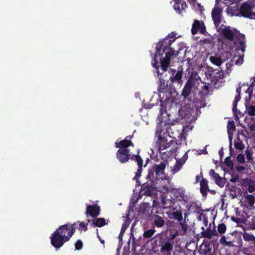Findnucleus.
Segmentation results:
<instances>
[{
  "label": "nucleus",
  "mask_w": 255,
  "mask_h": 255,
  "mask_svg": "<svg viewBox=\"0 0 255 255\" xmlns=\"http://www.w3.org/2000/svg\"><path fill=\"white\" fill-rule=\"evenodd\" d=\"M215 182L219 186L223 187L225 184V179L220 176L215 180Z\"/></svg>",
  "instance_id": "obj_36"
},
{
  "label": "nucleus",
  "mask_w": 255,
  "mask_h": 255,
  "mask_svg": "<svg viewBox=\"0 0 255 255\" xmlns=\"http://www.w3.org/2000/svg\"><path fill=\"white\" fill-rule=\"evenodd\" d=\"M203 237L211 239L212 237V230L210 228L206 229L205 231L202 232Z\"/></svg>",
  "instance_id": "obj_32"
},
{
  "label": "nucleus",
  "mask_w": 255,
  "mask_h": 255,
  "mask_svg": "<svg viewBox=\"0 0 255 255\" xmlns=\"http://www.w3.org/2000/svg\"><path fill=\"white\" fill-rule=\"evenodd\" d=\"M225 164L230 168H233V163L230 157H227L226 158L225 160Z\"/></svg>",
  "instance_id": "obj_43"
},
{
  "label": "nucleus",
  "mask_w": 255,
  "mask_h": 255,
  "mask_svg": "<svg viewBox=\"0 0 255 255\" xmlns=\"http://www.w3.org/2000/svg\"><path fill=\"white\" fill-rule=\"evenodd\" d=\"M227 13L231 16H241V7L239 8L237 5L230 6L227 9Z\"/></svg>",
  "instance_id": "obj_14"
},
{
  "label": "nucleus",
  "mask_w": 255,
  "mask_h": 255,
  "mask_svg": "<svg viewBox=\"0 0 255 255\" xmlns=\"http://www.w3.org/2000/svg\"><path fill=\"white\" fill-rule=\"evenodd\" d=\"M246 199L248 205L252 208H255V197L253 194H249L247 192H245Z\"/></svg>",
  "instance_id": "obj_23"
},
{
  "label": "nucleus",
  "mask_w": 255,
  "mask_h": 255,
  "mask_svg": "<svg viewBox=\"0 0 255 255\" xmlns=\"http://www.w3.org/2000/svg\"><path fill=\"white\" fill-rule=\"evenodd\" d=\"M141 191L145 195L151 196L153 195L155 190L154 188L151 186L148 185H143L142 187Z\"/></svg>",
  "instance_id": "obj_18"
},
{
  "label": "nucleus",
  "mask_w": 255,
  "mask_h": 255,
  "mask_svg": "<svg viewBox=\"0 0 255 255\" xmlns=\"http://www.w3.org/2000/svg\"><path fill=\"white\" fill-rule=\"evenodd\" d=\"M117 158L122 162L125 163L128 161L130 156L129 150L125 148H120L117 152Z\"/></svg>",
  "instance_id": "obj_11"
},
{
  "label": "nucleus",
  "mask_w": 255,
  "mask_h": 255,
  "mask_svg": "<svg viewBox=\"0 0 255 255\" xmlns=\"http://www.w3.org/2000/svg\"><path fill=\"white\" fill-rule=\"evenodd\" d=\"M244 62V54L239 56L236 60L235 63L237 65L242 64Z\"/></svg>",
  "instance_id": "obj_48"
},
{
  "label": "nucleus",
  "mask_w": 255,
  "mask_h": 255,
  "mask_svg": "<svg viewBox=\"0 0 255 255\" xmlns=\"http://www.w3.org/2000/svg\"><path fill=\"white\" fill-rule=\"evenodd\" d=\"M239 178V177L238 175H236L234 177H232V178L230 179V181L231 182H235L238 180Z\"/></svg>",
  "instance_id": "obj_54"
},
{
  "label": "nucleus",
  "mask_w": 255,
  "mask_h": 255,
  "mask_svg": "<svg viewBox=\"0 0 255 255\" xmlns=\"http://www.w3.org/2000/svg\"><path fill=\"white\" fill-rule=\"evenodd\" d=\"M172 216L175 219L179 221H181L183 219L182 213L180 211L173 212Z\"/></svg>",
  "instance_id": "obj_35"
},
{
  "label": "nucleus",
  "mask_w": 255,
  "mask_h": 255,
  "mask_svg": "<svg viewBox=\"0 0 255 255\" xmlns=\"http://www.w3.org/2000/svg\"><path fill=\"white\" fill-rule=\"evenodd\" d=\"M175 3L174 5V8L175 10H177L180 11L181 9H184L186 7V4L185 2H181L180 0H175Z\"/></svg>",
  "instance_id": "obj_28"
},
{
  "label": "nucleus",
  "mask_w": 255,
  "mask_h": 255,
  "mask_svg": "<svg viewBox=\"0 0 255 255\" xmlns=\"http://www.w3.org/2000/svg\"><path fill=\"white\" fill-rule=\"evenodd\" d=\"M253 85L252 84L250 86H249L247 89L246 91V93L249 94V99L248 101H250L252 97V94L253 91Z\"/></svg>",
  "instance_id": "obj_40"
},
{
  "label": "nucleus",
  "mask_w": 255,
  "mask_h": 255,
  "mask_svg": "<svg viewBox=\"0 0 255 255\" xmlns=\"http://www.w3.org/2000/svg\"><path fill=\"white\" fill-rule=\"evenodd\" d=\"M75 250H81L83 246L82 242L80 240H78L75 244Z\"/></svg>",
  "instance_id": "obj_44"
},
{
  "label": "nucleus",
  "mask_w": 255,
  "mask_h": 255,
  "mask_svg": "<svg viewBox=\"0 0 255 255\" xmlns=\"http://www.w3.org/2000/svg\"><path fill=\"white\" fill-rule=\"evenodd\" d=\"M135 159L136 160V162H137L138 167H142V160L141 158L138 155H136Z\"/></svg>",
  "instance_id": "obj_50"
},
{
  "label": "nucleus",
  "mask_w": 255,
  "mask_h": 255,
  "mask_svg": "<svg viewBox=\"0 0 255 255\" xmlns=\"http://www.w3.org/2000/svg\"><path fill=\"white\" fill-rule=\"evenodd\" d=\"M223 9L220 5L219 2L216 0L215 5L212 9L211 16L214 22V24L216 28H218L221 22L222 16Z\"/></svg>",
  "instance_id": "obj_4"
},
{
  "label": "nucleus",
  "mask_w": 255,
  "mask_h": 255,
  "mask_svg": "<svg viewBox=\"0 0 255 255\" xmlns=\"http://www.w3.org/2000/svg\"><path fill=\"white\" fill-rule=\"evenodd\" d=\"M106 224L105 220L104 218L97 219V227H102Z\"/></svg>",
  "instance_id": "obj_42"
},
{
  "label": "nucleus",
  "mask_w": 255,
  "mask_h": 255,
  "mask_svg": "<svg viewBox=\"0 0 255 255\" xmlns=\"http://www.w3.org/2000/svg\"><path fill=\"white\" fill-rule=\"evenodd\" d=\"M165 168V163H161L160 164L154 165L152 167L151 171L154 172L156 173V175H160L164 173Z\"/></svg>",
  "instance_id": "obj_16"
},
{
  "label": "nucleus",
  "mask_w": 255,
  "mask_h": 255,
  "mask_svg": "<svg viewBox=\"0 0 255 255\" xmlns=\"http://www.w3.org/2000/svg\"><path fill=\"white\" fill-rule=\"evenodd\" d=\"M172 192L178 200H185L184 191L182 189L173 188Z\"/></svg>",
  "instance_id": "obj_19"
},
{
  "label": "nucleus",
  "mask_w": 255,
  "mask_h": 255,
  "mask_svg": "<svg viewBox=\"0 0 255 255\" xmlns=\"http://www.w3.org/2000/svg\"><path fill=\"white\" fill-rule=\"evenodd\" d=\"M154 232L155 230L152 229L147 230L144 232L143 236L145 238H149L153 235Z\"/></svg>",
  "instance_id": "obj_37"
},
{
  "label": "nucleus",
  "mask_w": 255,
  "mask_h": 255,
  "mask_svg": "<svg viewBox=\"0 0 255 255\" xmlns=\"http://www.w3.org/2000/svg\"><path fill=\"white\" fill-rule=\"evenodd\" d=\"M224 77V74L223 71H219L216 72L215 75H214L212 79V81L216 83L220 80L223 79Z\"/></svg>",
  "instance_id": "obj_29"
},
{
  "label": "nucleus",
  "mask_w": 255,
  "mask_h": 255,
  "mask_svg": "<svg viewBox=\"0 0 255 255\" xmlns=\"http://www.w3.org/2000/svg\"><path fill=\"white\" fill-rule=\"evenodd\" d=\"M245 155L249 161L253 160L252 153L249 150H246L245 151Z\"/></svg>",
  "instance_id": "obj_49"
},
{
  "label": "nucleus",
  "mask_w": 255,
  "mask_h": 255,
  "mask_svg": "<svg viewBox=\"0 0 255 255\" xmlns=\"http://www.w3.org/2000/svg\"><path fill=\"white\" fill-rule=\"evenodd\" d=\"M162 44L159 42L156 47V52L155 54V63L153 66L158 68L157 67V61H160L161 69L163 71H167L169 65L171 57L174 54V51L169 47H162Z\"/></svg>",
  "instance_id": "obj_1"
},
{
  "label": "nucleus",
  "mask_w": 255,
  "mask_h": 255,
  "mask_svg": "<svg viewBox=\"0 0 255 255\" xmlns=\"http://www.w3.org/2000/svg\"><path fill=\"white\" fill-rule=\"evenodd\" d=\"M77 224H79V227H78L76 226V228H78V230L80 231H86L88 230V226H90L91 224V222H88L87 221L86 222H80L77 221V222H75Z\"/></svg>",
  "instance_id": "obj_24"
},
{
  "label": "nucleus",
  "mask_w": 255,
  "mask_h": 255,
  "mask_svg": "<svg viewBox=\"0 0 255 255\" xmlns=\"http://www.w3.org/2000/svg\"><path fill=\"white\" fill-rule=\"evenodd\" d=\"M203 153H204V154H207V151L206 150V147H205V148L203 149Z\"/></svg>",
  "instance_id": "obj_60"
},
{
  "label": "nucleus",
  "mask_w": 255,
  "mask_h": 255,
  "mask_svg": "<svg viewBox=\"0 0 255 255\" xmlns=\"http://www.w3.org/2000/svg\"><path fill=\"white\" fill-rule=\"evenodd\" d=\"M202 177V176H199V175H197L196 177V181L197 183H198Z\"/></svg>",
  "instance_id": "obj_57"
},
{
  "label": "nucleus",
  "mask_w": 255,
  "mask_h": 255,
  "mask_svg": "<svg viewBox=\"0 0 255 255\" xmlns=\"http://www.w3.org/2000/svg\"><path fill=\"white\" fill-rule=\"evenodd\" d=\"M253 229H255V222L253 224Z\"/></svg>",
  "instance_id": "obj_62"
},
{
  "label": "nucleus",
  "mask_w": 255,
  "mask_h": 255,
  "mask_svg": "<svg viewBox=\"0 0 255 255\" xmlns=\"http://www.w3.org/2000/svg\"><path fill=\"white\" fill-rule=\"evenodd\" d=\"M217 30L221 34H222L226 39L229 41H233L235 36V33L231 29L230 26L222 25L220 27H218Z\"/></svg>",
  "instance_id": "obj_6"
},
{
  "label": "nucleus",
  "mask_w": 255,
  "mask_h": 255,
  "mask_svg": "<svg viewBox=\"0 0 255 255\" xmlns=\"http://www.w3.org/2000/svg\"><path fill=\"white\" fill-rule=\"evenodd\" d=\"M158 149L159 150H163L169 146V144L168 143H167L166 144L165 143V140L162 138L160 136H158V140L157 142Z\"/></svg>",
  "instance_id": "obj_27"
},
{
  "label": "nucleus",
  "mask_w": 255,
  "mask_h": 255,
  "mask_svg": "<svg viewBox=\"0 0 255 255\" xmlns=\"http://www.w3.org/2000/svg\"><path fill=\"white\" fill-rule=\"evenodd\" d=\"M76 229V223H68L60 226L56 230L64 238L68 239V241L75 233Z\"/></svg>",
  "instance_id": "obj_2"
},
{
  "label": "nucleus",
  "mask_w": 255,
  "mask_h": 255,
  "mask_svg": "<svg viewBox=\"0 0 255 255\" xmlns=\"http://www.w3.org/2000/svg\"><path fill=\"white\" fill-rule=\"evenodd\" d=\"M141 170H142V167H138L137 172H136L135 177H138L139 176H140Z\"/></svg>",
  "instance_id": "obj_53"
},
{
  "label": "nucleus",
  "mask_w": 255,
  "mask_h": 255,
  "mask_svg": "<svg viewBox=\"0 0 255 255\" xmlns=\"http://www.w3.org/2000/svg\"><path fill=\"white\" fill-rule=\"evenodd\" d=\"M235 147L236 148L242 150L245 148V145L242 141L238 138L237 140L235 141Z\"/></svg>",
  "instance_id": "obj_34"
},
{
  "label": "nucleus",
  "mask_w": 255,
  "mask_h": 255,
  "mask_svg": "<svg viewBox=\"0 0 255 255\" xmlns=\"http://www.w3.org/2000/svg\"><path fill=\"white\" fill-rule=\"evenodd\" d=\"M244 240L250 243V248L255 249V237L254 235L245 232L243 234Z\"/></svg>",
  "instance_id": "obj_13"
},
{
  "label": "nucleus",
  "mask_w": 255,
  "mask_h": 255,
  "mask_svg": "<svg viewBox=\"0 0 255 255\" xmlns=\"http://www.w3.org/2000/svg\"><path fill=\"white\" fill-rule=\"evenodd\" d=\"M100 241H101V243H102V244H103L104 245V243H105L104 241V240H102V239H100Z\"/></svg>",
  "instance_id": "obj_61"
},
{
  "label": "nucleus",
  "mask_w": 255,
  "mask_h": 255,
  "mask_svg": "<svg viewBox=\"0 0 255 255\" xmlns=\"http://www.w3.org/2000/svg\"><path fill=\"white\" fill-rule=\"evenodd\" d=\"M182 75L183 72L182 69L180 70L178 69L175 75H173V76L170 78L171 81L172 82H177L178 83L181 84Z\"/></svg>",
  "instance_id": "obj_20"
},
{
  "label": "nucleus",
  "mask_w": 255,
  "mask_h": 255,
  "mask_svg": "<svg viewBox=\"0 0 255 255\" xmlns=\"http://www.w3.org/2000/svg\"><path fill=\"white\" fill-rule=\"evenodd\" d=\"M195 80L192 77H190L187 81L182 91V96L184 99L187 98L191 92L192 87L195 85Z\"/></svg>",
  "instance_id": "obj_8"
},
{
  "label": "nucleus",
  "mask_w": 255,
  "mask_h": 255,
  "mask_svg": "<svg viewBox=\"0 0 255 255\" xmlns=\"http://www.w3.org/2000/svg\"><path fill=\"white\" fill-rule=\"evenodd\" d=\"M127 229V223L123 224L121 229V233H120V236H123L124 233L126 231Z\"/></svg>",
  "instance_id": "obj_51"
},
{
  "label": "nucleus",
  "mask_w": 255,
  "mask_h": 255,
  "mask_svg": "<svg viewBox=\"0 0 255 255\" xmlns=\"http://www.w3.org/2000/svg\"><path fill=\"white\" fill-rule=\"evenodd\" d=\"M202 230H203V231H205V228L203 227H202Z\"/></svg>",
  "instance_id": "obj_63"
},
{
  "label": "nucleus",
  "mask_w": 255,
  "mask_h": 255,
  "mask_svg": "<svg viewBox=\"0 0 255 255\" xmlns=\"http://www.w3.org/2000/svg\"><path fill=\"white\" fill-rule=\"evenodd\" d=\"M249 128H250V129L252 131H255V124H252V125H251L249 126Z\"/></svg>",
  "instance_id": "obj_55"
},
{
  "label": "nucleus",
  "mask_w": 255,
  "mask_h": 255,
  "mask_svg": "<svg viewBox=\"0 0 255 255\" xmlns=\"http://www.w3.org/2000/svg\"><path fill=\"white\" fill-rule=\"evenodd\" d=\"M99 212H100L99 207L97 206V213H96L97 216L99 215Z\"/></svg>",
  "instance_id": "obj_58"
},
{
  "label": "nucleus",
  "mask_w": 255,
  "mask_h": 255,
  "mask_svg": "<svg viewBox=\"0 0 255 255\" xmlns=\"http://www.w3.org/2000/svg\"><path fill=\"white\" fill-rule=\"evenodd\" d=\"M204 89L206 90H208L209 89V85H205L204 87Z\"/></svg>",
  "instance_id": "obj_59"
},
{
  "label": "nucleus",
  "mask_w": 255,
  "mask_h": 255,
  "mask_svg": "<svg viewBox=\"0 0 255 255\" xmlns=\"http://www.w3.org/2000/svg\"><path fill=\"white\" fill-rule=\"evenodd\" d=\"M208 190V181L206 179L203 178L200 181V192L203 195H206Z\"/></svg>",
  "instance_id": "obj_21"
},
{
  "label": "nucleus",
  "mask_w": 255,
  "mask_h": 255,
  "mask_svg": "<svg viewBox=\"0 0 255 255\" xmlns=\"http://www.w3.org/2000/svg\"><path fill=\"white\" fill-rule=\"evenodd\" d=\"M209 59L213 64L218 66H221L223 63L222 59L219 57L211 56Z\"/></svg>",
  "instance_id": "obj_30"
},
{
  "label": "nucleus",
  "mask_w": 255,
  "mask_h": 255,
  "mask_svg": "<svg viewBox=\"0 0 255 255\" xmlns=\"http://www.w3.org/2000/svg\"><path fill=\"white\" fill-rule=\"evenodd\" d=\"M245 169V167L243 166L238 165L236 167V170L239 172L244 171Z\"/></svg>",
  "instance_id": "obj_52"
},
{
  "label": "nucleus",
  "mask_w": 255,
  "mask_h": 255,
  "mask_svg": "<svg viewBox=\"0 0 255 255\" xmlns=\"http://www.w3.org/2000/svg\"><path fill=\"white\" fill-rule=\"evenodd\" d=\"M153 223L157 227L161 228L165 225V220L163 217L155 215L152 217Z\"/></svg>",
  "instance_id": "obj_17"
},
{
  "label": "nucleus",
  "mask_w": 255,
  "mask_h": 255,
  "mask_svg": "<svg viewBox=\"0 0 255 255\" xmlns=\"http://www.w3.org/2000/svg\"><path fill=\"white\" fill-rule=\"evenodd\" d=\"M239 87L236 90V92L238 94V96H237L235 98V104H234V107L233 109V111L235 112V110H237L236 109V106H237V103L238 101H240V99H241V96H240V93H241V87H248V85L247 84H246V83H244L243 84H242L241 85V84H240L239 85Z\"/></svg>",
  "instance_id": "obj_22"
},
{
  "label": "nucleus",
  "mask_w": 255,
  "mask_h": 255,
  "mask_svg": "<svg viewBox=\"0 0 255 255\" xmlns=\"http://www.w3.org/2000/svg\"><path fill=\"white\" fill-rule=\"evenodd\" d=\"M209 175L214 181L217 179L219 177H220V175L216 173L213 169L210 170Z\"/></svg>",
  "instance_id": "obj_41"
},
{
  "label": "nucleus",
  "mask_w": 255,
  "mask_h": 255,
  "mask_svg": "<svg viewBox=\"0 0 255 255\" xmlns=\"http://www.w3.org/2000/svg\"><path fill=\"white\" fill-rule=\"evenodd\" d=\"M198 31L202 34H204L206 32V27L202 21L195 20L193 24L191 32L194 35Z\"/></svg>",
  "instance_id": "obj_9"
},
{
  "label": "nucleus",
  "mask_w": 255,
  "mask_h": 255,
  "mask_svg": "<svg viewBox=\"0 0 255 255\" xmlns=\"http://www.w3.org/2000/svg\"><path fill=\"white\" fill-rule=\"evenodd\" d=\"M239 44L240 49L242 52L244 53L246 49V40L245 38H243L242 40H240Z\"/></svg>",
  "instance_id": "obj_38"
},
{
  "label": "nucleus",
  "mask_w": 255,
  "mask_h": 255,
  "mask_svg": "<svg viewBox=\"0 0 255 255\" xmlns=\"http://www.w3.org/2000/svg\"><path fill=\"white\" fill-rule=\"evenodd\" d=\"M228 238H226L225 236H222L220 240V243L222 245L227 247H233L234 246L233 243L230 241L227 240Z\"/></svg>",
  "instance_id": "obj_31"
},
{
  "label": "nucleus",
  "mask_w": 255,
  "mask_h": 255,
  "mask_svg": "<svg viewBox=\"0 0 255 255\" xmlns=\"http://www.w3.org/2000/svg\"><path fill=\"white\" fill-rule=\"evenodd\" d=\"M246 98V111L250 116L254 117L255 116V104L251 103Z\"/></svg>",
  "instance_id": "obj_15"
},
{
  "label": "nucleus",
  "mask_w": 255,
  "mask_h": 255,
  "mask_svg": "<svg viewBox=\"0 0 255 255\" xmlns=\"http://www.w3.org/2000/svg\"><path fill=\"white\" fill-rule=\"evenodd\" d=\"M227 129H228V133L229 134V138L230 139V141H231L232 136L233 134L234 131L236 129V126H235V125L233 121H232V122L230 121L228 123V124L227 126Z\"/></svg>",
  "instance_id": "obj_26"
},
{
  "label": "nucleus",
  "mask_w": 255,
  "mask_h": 255,
  "mask_svg": "<svg viewBox=\"0 0 255 255\" xmlns=\"http://www.w3.org/2000/svg\"><path fill=\"white\" fill-rule=\"evenodd\" d=\"M51 245L55 248L59 249L68 241V239L64 238L57 231L54 232L50 237Z\"/></svg>",
  "instance_id": "obj_5"
},
{
  "label": "nucleus",
  "mask_w": 255,
  "mask_h": 255,
  "mask_svg": "<svg viewBox=\"0 0 255 255\" xmlns=\"http://www.w3.org/2000/svg\"><path fill=\"white\" fill-rule=\"evenodd\" d=\"M237 160L241 163H244L245 162V156L243 154H239L237 157Z\"/></svg>",
  "instance_id": "obj_46"
},
{
  "label": "nucleus",
  "mask_w": 255,
  "mask_h": 255,
  "mask_svg": "<svg viewBox=\"0 0 255 255\" xmlns=\"http://www.w3.org/2000/svg\"><path fill=\"white\" fill-rule=\"evenodd\" d=\"M227 230L226 225L222 223L220 224L218 226V231L220 234H224Z\"/></svg>",
  "instance_id": "obj_39"
},
{
  "label": "nucleus",
  "mask_w": 255,
  "mask_h": 255,
  "mask_svg": "<svg viewBox=\"0 0 255 255\" xmlns=\"http://www.w3.org/2000/svg\"><path fill=\"white\" fill-rule=\"evenodd\" d=\"M180 225L181 226L182 230L183 232V234H186L189 229V226L187 224H185L182 222L180 223Z\"/></svg>",
  "instance_id": "obj_45"
},
{
  "label": "nucleus",
  "mask_w": 255,
  "mask_h": 255,
  "mask_svg": "<svg viewBox=\"0 0 255 255\" xmlns=\"http://www.w3.org/2000/svg\"><path fill=\"white\" fill-rule=\"evenodd\" d=\"M122 236H120H120H119V238H122Z\"/></svg>",
  "instance_id": "obj_64"
},
{
  "label": "nucleus",
  "mask_w": 255,
  "mask_h": 255,
  "mask_svg": "<svg viewBox=\"0 0 255 255\" xmlns=\"http://www.w3.org/2000/svg\"><path fill=\"white\" fill-rule=\"evenodd\" d=\"M241 184L249 192L252 193L255 191V180L247 178L242 180Z\"/></svg>",
  "instance_id": "obj_12"
},
{
  "label": "nucleus",
  "mask_w": 255,
  "mask_h": 255,
  "mask_svg": "<svg viewBox=\"0 0 255 255\" xmlns=\"http://www.w3.org/2000/svg\"><path fill=\"white\" fill-rule=\"evenodd\" d=\"M173 188L171 187H168L167 186H163L162 187V191L163 193L170 192H172Z\"/></svg>",
  "instance_id": "obj_47"
},
{
  "label": "nucleus",
  "mask_w": 255,
  "mask_h": 255,
  "mask_svg": "<svg viewBox=\"0 0 255 255\" xmlns=\"http://www.w3.org/2000/svg\"><path fill=\"white\" fill-rule=\"evenodd\" d=\"M184 162H182L181 160H178L176 161V164L174 166V168L172 170L173 172H177L180 170L182 165H183Z\"/></svg>",
  "instance_id": "obj_33"
},
{
  "label": "nucleus",
  "mask_w": 255,
  "mask_h": 255,
  "mask_svg": "<svg viewBox=\"0 0 255 255\" xmlns=\"http://www.w3.org/2000/svg\"><path fill=\"white\" fill-rule=\"evenodd\" d=\"M132 145V143L130 140L125 139L121 141L119 143H116V146L117 147H119L120 148H127V147L129 145Z\"/></svg>",
  "instance_id": "obj_25"
},
{
  "label": "nucleus",
  "mask_w": 255,
  "mask_h": 255,
  "mask_svg": "<svg viewBox=\"0 0 255 255\" xmlns=\"http://www.w3.org/2000/svg\"><path fill=\"white\" fill-rule=\"evenodd\" d=\"M241 16L255 19V5L245 2L241 5Z\"/></svg>",
  "instance_id": "obj_3"
},
{
  "label": "nucleus",
  "mask_w": 255,
  "mask_h": 255,
  "mask_svg": "<svg viewBox=\"0 0 255 255\" xmlns=\"http://www.w3.org/2000/svg\"><path fill=\"white\" fill-rule=\"evenodd\" d=\"M86 214L87 222H91L90 227H96V205H88Z\"/></svg>",
  "instance_id": "obj_7"
},
{
  "label": "nucleus",
  "mask_w": 255,
  "mask_h": 255,
  "mask_svg": "<svg viewBox=\"0 0 255 255\" xmlns=\"http://www.w3.org/2000/svg\"><path fill=\"white\" fill-rule=\"evenodd\" d=\"M173 249V243L168 240L161 244L160 251V253L164 255H171Z\"/></svg>",
  "instance_id": "obj_10"
},
{
  "label": "nucleus",
  "mask_w": 255,
  "mask_h": 255,
  "mask_svg": "<svg viewBox=\"0 0 255 255\" xmlns=\"http://www.w3.org/2000/svg\"><path fill=\"white\" fill-rule=\"evenodd\" d=\"M212 236H219L218 233L216 230H214L213 231L212 230Z\"/></svg>",
  "instance_id": "obj_56"
}]
</instances>
